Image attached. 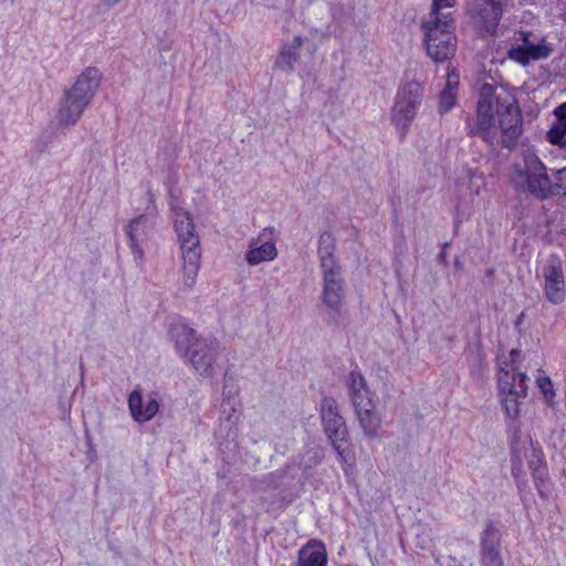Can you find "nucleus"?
I'll return each instance as SVG.
<instances>
[{
	"mask_svg": "<svg viewBox=\"0 0 566 566\" xmlns=\"http://www.w3.org/2000/svg\"><path fill=\"white\" fill-rule=\"evenodd\" d=\"M159 410V403L156 399H150L143 408L138 422L150 420Z\"/></svg>",
	"mask_w": 566,
	"mask_h": 566,
	"instance_id": "nucleus-28",
	"label": "nucleus"
},
{
	"mask_svg": "<svg viewBox=\"0 0 566 566\" xmlns=\"http://www.w3.org/2000/svg\"><path fill=\"white\" fill-rule=\"evenodd\" d=\"M157 212L154 208L147 213L139 214L133 219L126 229L129 239V245L134 254V259L138 262L144 260L143 244L149 241L154 234L156 227Z\"/></svg>",
	"mask_w": 566,
	"mask_h": 566,
	"instance_id": "nucleus-10",
	"label": "nucleus"
},
{
	"mask_svg": "<svg viewBox=\"0 0 566 566\" xmlns=\"http://www.w3.org/2000/svg\"><path fill=\"white\" fill-rule=\"evenodd\" d=\"M355 415L364 434L368 438H377L382 421L380 415L376 411V403L355 408Z\"/></svg>",
	"mask_w": 566,
	"mask_h": 566,
	"instance_id": "nucleus-21",
	"label": "nucleus"
},
{
	"mask_svg": "<svg viewBox=\"0 0 566 566\" xmlns=\"http://www.w3.org/2000/svg\"><path fill=\"white\" fill-rule=\"evenodd\" d=\"M86 108L87 107L82 103L70 98L64 94L59 103L54 122L59 127L75 125Z\"/></svg>",
	"mask_w": 566,
	"mask_h": 566,
	"instance_id": "nucleus-18",
	"label": "nucleus"
},
{
	"mask_svg": "<svg viewBox=\"0 0 566 566\" xmlns=\"http://www.w3.org/2000/svg\"><path fill=\"white\" fill-rule=\"evenodd\" d=\"M548 198L554 196H566V167L556 171L554 179L549 178Z\"/></svg>",
	"mask_w": 566,
	"mask_h": 566,
	"instance_id": "nucleus-24",
	"label": "nucleus"
},
{
	"mask_svg": "<svg viewBox=\"0 0 566 566\" xmlns=\"http://www.w3.org/2000/svg\"><path fill=\"white\" fill-rule=\"evenodd\" d=\"M174 228L180 244L182 258V285L190 290L196 283L200 268L201 248L199 235L190 212L171 203Z\"/></svg>",
	"mask_w": 566,
	"mask_h": 566,
	"instance_id": "nucleus-4",
	"label": "nucleus"
},
{
	"mask_svg": "<svg viewBox=\"0 0 566 566\" xmlns=\"http://www.w3.org/2000/svg\"><path fill=\"white\" fill-rule=\"evenodd\" d=\"M102 74L98 69L88 66L77 77L64 94L86 107L91 104L101 84Z\"/></svg>",
	"mask_w": 566,
	"mask_h": 566,
	"instance_id": "nucleus-13",
	"label": "nucleus"
},
{
	"mask_svg": "<svg viewBox=\"0 0 566 566\" xmlns=\"http://www.w3.org/2000/svg\"><path fill=\"white\" fill-rule=\"evenodd\" d=\"M510 182L520 192L539 200L548 198L551 188L546 167L530 149L523 154L521 163L511 167Z\"/></svg>",
	"mask_w": 566,
	"mask_h": 566,
	"instance_id": "nucleus-5",
	"label": "nucleus"
},
{
	"mask_svg": "<svg viewBox=\"0 0 566 566\" xmlns=\"http://www.w3.org/2000/svg\"><path fill=\"white\" fill-rule=\"evenodd\" d=\"M522 353L518 349L510 352V364L504 363L497 373L499 389L502 395V405L510 418L520 413V399L527 396V376L518 371V361Z\"/></svg>",
	"mask_w": 566,
	"mask_h": 566,
	"instance_id": "nucleus-6",
	"label": "nucleus"
},
{
	"mask_svg": "<svg viewBox=\"0 0 566 566\" xmlns=\"http://www.w3.org/2000/svg\"><path fill=\"white\" fill-rule=\"evenodd\" d=\"M460 84V74L454 67H449L443 91L439 96V112H449L457 103V92Z\"/></svg>",
	"mask_w": 566,
	"mask_h": 566,
	"instance_id": "nucleus-22",
	"label": "nucleus"
},
{
	"mask_svg": "<svg viewBox=\"0 0 566 566\" xmlns=\"http://www.w3.org/2000/svg\"><path fill=\"white\" fill-rule=\"evenodd\" d=\"M170 335L177 352L188 359L200 376L212 375L219 353V342L216 338L198 337L195 329L185 324L172 325Z\"/></svg>",
	"mask_w": 566,
	"mask_h": 566,
	"instance_id": "nucleus-3",
	"label": "nucleus"
},
{
	"mask_svg": "<svg viewBox=\"0 0 566 566\" xmlns=\"http://www.w3.org/2000/svg\"><path fill=\"white\" fill-rule=\"evenodd\" d=\"M533 465H536V462H533V461H532V462L530 463V467H531V468H533Z\"/></svg>",
	"mask_w": 566,
	"mask_h": 566,
	"instance_id": "nucleus-33",
	"label": "nucleus"
},
{
	"mask_svg": "<svg viewBox=\"0 0 566 566\" xmlns=\"http://www.w3.org/2000/svg\"><path fill=\"white\" fill-rule=\"evenodd\" d=\"M322 302L334 312H339L345 297L342 269L322 272Z\"/></svg>",
	"mask_w": 566,
	"mask_h": 566,
	"instance_id": "nucleus-14",
	"label": "nucleus"
},
{
	"mask_svg": "<svg viewBox=\"0 0 566 566\" xmlns=\"http://www.w3.org/2000/svg\"><path fill=\"white\" fill-rule=\"evenodd\" d=\"M316 52V46L306 38L296 35L282 45L275 65L283 72H293L303 66L308 70Z\"/></svg>",
	"mask_w": 566,
	"mask_h": 566,
	"instance_id": "nucleus-8",
	"label": "nucleus"
},
{
	"mask_svg": "<svg viewBox=\"0 0 566 566\" xmlns=\"http://www.w3.org/2000/svg\"><path fill=\"white\" fill-rule=\"evenodd\" d=\"M277 250L273 241L272 229H264L258 238L250 241L245 260L250 265L272 261L276 258Z\"/></svg>",
	"mask_w": 566,
	"mask_h": 566,
	"instance_id": "nucleus-15",
	"label": "nucleus"
},
{
	"mask_svg": "<svg viewBox=\"0 0 566 566\" xmlns=\"http://www.w3.org/2000/svg\"><path fill=\"white\" fill-rule=\"evenodd\" d=\"M327 551L322 541L310 539L297 554L296 566H326Z\"/></svg>",
	"mask_w": 566,
	"mask_h": 566,
	"instance_id": "nucleus-19",
	"label": "nucleus"
},
{
	"mask_svg": "<svg viewBox=\"0 0 566 566\" xmlns=\"http://www.w3.org/2000/svg\"><path fill=\"white\" fill-rule=\"evenodd\" d=\"M122 0H101V2L108 7V8H113L115 7L116 4H118Z\"/></svg>",
	"mask_w": 566,
	"mask_h": 566,
	"instance_id": "nucleus-31",
	"label": "nucleus"
},
{
	"mask_svg": "<svg viewBox=\"0 0 566 566\" xmlns=\"http://www.w3.org/2000/svg\"><path fill=\"white\" fill-rule=\"evenodd\" d=\"M336 239L331 232H324L318 239V259L321 271L342 269L335 258Z\"/></svg>",
	"mask_w": 566,
	"mask_h": 566,
	"instance_id": "nucleus-20",
	"label": "nucleus"
},
{
	"mask_svg": "<svg viewBox=\"0 0 566 566\" xmlns=\"http://www.w3.org/2000/svg\"><path fill=\"white\" fill-rule=\"evenodd\" d=\"M484 566H502L497 547H481Z\"/></svg>",
	"mask_w": 566,
	"mask_h": 566,
	"instance_id": "nucleus-27",
	"label": "nucleus"
},
{
	"mask_svg": "<svg viewBox=\"0 0 566 566\" xmlns=\"http://www.w3.org/2000/svg\"><path fill=\"white\" fill-rule=\"evenodd\" d=\"M454 4L455 0H432L431 11L421 22L427 54L434 62H444L455 53Z\"/></svg>",
	"mask_w": 566,
	"mask_h": 566,
	"instance_id": "nucleus-2",
	"label": "nucleus"
},
{
	"mask_svg": "<svg viewBox=\"0 0 566 566\" xmlns=\"http://www.w3.org/2000/svg\"><path fill=\"white\" fill-rule=\"evenodd\" d=\"M348 396L355 408L366 407L375 402V395L369 389L365 377L358 370H352L345 378Z\"/></svg>",
	"mask_w": 566,
	"mask_h": 566,
	"instance_id": "nucleus-16",
	"label": "nucleus"
},
{
	"mask_svg": "<svg viewBox=\"0 0 566 566\" xmlns=\"http://www.w3.org/2000/svg\"><path fill=\"white\" fill-rule=\"evenodd\" d=\"M515 41L517 44L507 51V56L522 65L528 64L532 60L546 59L552 52L544 39L531 32L520 31Z\"/></svg>",
	"mask_w": 566,
	"mask_h": 566,
	"instance_id": "nucleus-9",
	"label": "nucleus"
},
{
	"mask_svg": "<svg viewBox=\"0 0 566 566\" xmlns=\"http://www.w3.org/2000/svg\"><path fill=\"white\" fill-rule=\"evenodd\" d=\"M342 442L331 443L333 449L336 451L338 455V460L342 461L345 464L352 463V458L349 455V452H347L345 449L340 447Z\"/></svg>",
	"mask_w": 566,
	"mask_h": 566,
	"instance_id": "nucleus-30",
	"label": "nucleus"
},
{
	"mask_svg": "<svg viewBox=\"0 0 566 566\" xmlns=\"http://www.w3.org/2000/svg\"><path fill=\"white\" fill-rule=\"evenodd\" d=\"M423 99V86L418 81L403 83L397 91L390 117L397 128L406 130L416 118Z\"/></svg>",
	"mask_w": 566,
	"mask_h": 566,
	"instance_id": "nucleus-7",
	"label": "nucleus"
},
{
	"mask_svg": "<svg viewBox=\"0 0 566 566\" xmlns=\"http://www.w3.org/2000/svg\"><path fill=\"white\" fill-rule=\"evenodd\" d=\"M502 12V6L496 0H472L469 3V13L474 27L481 33H493L499 25Z\"/></svg>",
	"mask_w": 566,
	"mask_h": 566,
	"instance_id": "nucleus-12",
	"label": "nucleus"
},
{
	"mask_svg": "<svg viewBox=\"0 0 566 566\" xmlns=\"http://www.w3.org/2000/svg\"><path fill=\"white\" fill-rule=\"evenodd\" d=\"M497 116L503 140L515 139L522 134V115L516 99L511 94L490 84L480 88L476 103V128L471 130L473 136L485 138V133L494 125Z\"/></svg>",
	"mask_w": 566,
	"mask_h": 566,
	"instance_id": "nucleus-1",
	"label": "nucleus"
},
{
	"mask_svg": "<svg viewBox=\"0 0 566 566\" xmlns=\"http://www.w3.org/2000/svg\"><path fill=\"white\" fill-rule=\"evenodd\" d=\"M500 541V532L493 525V523L489 522L484 528L482 538H481V547H497Z\"/></svg>",
	"mask_w": 566,
	"mask_h": 566,
	"instance_id": "nucleus-25",
	"label": "nucleus"
},
{
	"mask_svg": "<svg viewBox=\"0 0 566 566\" xmlns=\"http://www.w3.org/2000/svg\"><path fill=\"white\" fill-rule=\"evenodd\" d=\"M537 386L539 387L543 395L547 400H551L554 397L553 384L549 377L545 375H539L536 379Z\"/></svg>",
	"mask_w": 566,
	"mask_h": 566,
	"instance_id": "nucleus-29",
	"label": "nucleus"
},
{
	"mask_svg": "<svg viewBox=\"0 0 566 566\" xmlns=\"http://www.w3.org/2000/svg\"><path fill=\"white\" fill-rule=\"evenodd\" d=\"M545 294L553 304H559L565 298V282L563 270L554 264L544 269Z\"/></svg>",
	"mask_w": 566,
	"mask_h": 566,
	"instance_id": "nucleus-17",
	"label": "nucleus"
},
{
	"mask_svg": "<svg viewBox=\"0 0 566 566\" xmlns=\"http://www.w3.org/2000/svg\"><path fill=\"white\" fill-rule=\"evenodd\" d=\"M533 465H536V462H533V461H532V462L530 463V467H531V468H533Z\"/></svg>",
	"mask_w": 566,
	"mask_h": 566,
	"instance_id": "nucleus-32",
	"label": "nucleus"
},
{
	"mask_svg": "<svg viewBox=\"0 0 566 566\" xmlns=\"http://www.w3.org/2000/svg\"><path fill=\"white\" fill-rule=\"evenodd\" d=\"M562 147L566 148V143L559 144Z\"/></svg>",
	"mask_w": 566,
	"mask_h": 566,
	"instance_id": "nucleus-34",
	"label": "nucleus"
},
{
	"mask_svg": "<svg viewBox=\"0 0 566 566\" xmlns=\"http://www.w3.org/2000/svg\"><path fill=\"white\" fill-rule=\"evenodd\" d=\"M556 123L548 130L549 142H566V103L555 109Z\"/></svg>",
	"mask_w": 566,
	"mask_h": 566,
	"instance_id": "nucleus-23",
	"label": "nucleus"
},
{
	"mask_svg": "<svg viewBox=\"0 0 566 566\" xmlns=\"http://www.w3.org/2000/svg\"><path fill=\"white\" fill-rule=\"evenodd\" d=\"M128 408L130 415L135 421L139 420V417L143 411V397L142 394L137 390H134L128 397Z\"/></svg>",
	"mask_w": 566,
	"mask_h": 566,
	"instance_id": "nucleus-26",
	"label": "nucleus"
},
{
	"mask_svg": "<svg viewBox=\"0 0 566 566\" xmlns=\"http://www.w3.org/2000/svg\"><path fill=\"white\" fill-rule=\"evenodd\" d=\"M319 416L324 432L331 443L348 441L349 433L345 419L338 412L337 402L333 397L322 398Z\"/></svg>",
	"mask_w": 566,
	"mask_h": 566,
	"instance_id": "nucleus-11",
	"label": "nucleus"
}]
</instances>
